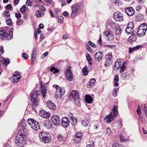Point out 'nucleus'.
Masks as SVG:
<instances>
[{"label": "nucleus", "mask_w": 147, "mask_h": 147, "mask_svg": "<svg viewBox=\"0 0 147 147\" xmlns=\"http://www.w3.org/2000/svg\"><path fill=\"white\" fill-rule=\"evenodd\" d=\"M4 52V47L3 46H0V55L3 54Z\"/></svg>", "instance_id": "nucleus-45"}, {"label": "nucleus", "mask_w": 147, "mask_h": 147, "mask_svg": "<svg viewBox=\"0 0 147 147\" xmlns=\"http://www.w3.org/2000/svg\"><path fill=\"white\" fill-rule=\"evenodd\" d=\"M25 134L24 130L20 129L15 140L17 145L19 146L21 144H23V142L25 140L24 137Z\"/></svg>", "instance_id": "nucleus-2"}, {"label": "nucleus", "mask_w": 147, "mask_h": 147, "mask_svg": "<svg viewBox=\"0 0 147 147\" xmlns=\"http://www.w3.org/2000/svg\"><path fill=\"white\" fill-rule=\"evenodd\" d=\"M11 8H12L11 5L10 4L7 5L6 6V8L8 10L10 9Z\"/></svg>", "instance_id": "nucleus-56"}, {"label": "nucleus", "mask_w": 147, "mask_h": 147, "mask_svg": "<svg viewBox=\"0 0 147 147\" xmlns=\"http://www.w3.org/2000/svg\"><path fill=\"white\" fill-rule=\"evenodd\" d=\"M89 69L88 67L86 66L82 69V72L84 74H88L89 72Z\"/></svg>", "instance_id": "nucleus-36"}, {"label": "nucleus", "mask_w": 147, "mask_h": 147, "mask_svg": "<svg viewBox=\"0 0 147 147\" xmlns=\"http://www.w3.org/2000/svg\"><path fill=\"white\" fill-rule=\"evenodd\" d=\"M132 30H131V29L127 28L126 29L125 31L126 32L129 34L131 33L132 32Z\"/></svg>", "instance_id": "nucleus-50"}, {"label": "nucleus", "mask_w": 147, "mask_h": 147, "mask_svg": "<svg viewBox=\"0 0 147 147\" xmlns=\"http://www.w3.org/2000/svg\"><path fill=\"white\" fill-rule=\"evenodd\" d=\"M114 19L117 21H120L123 20V16L122 14L119 12L115 13L114 15Z\"/></svg>", "instance_id": "nucleus-10"}, {"label": "nucleus", "mask_w": 147, "mask_h": 147, "mask_svg": "<svg viewBox=\"0 0 147 147\" xmlns=\"http://www.w3.org/2000/svg\"><path fill=\"white\" fill-rule=\"evenodd\" d=\"M89 82H91L92 83V84H93L94 85L96 82V80L95 78L91 79L90 80Z\"/></svg>", "instance_id": "nucleus-53"}, {"label": "nucleus", "mask_w": 147, "mask_h": 147, "mask_svg": "<svg viewBox=\"0 0 147 147\" xmlns=\"http://www.w3.org/2000/svg\"><path fill=\"white\" fill-rule=\"evenodd\" d=\"M142 130L144 134H147V130H146L143 128H142Z\"/></svg>", "instance_id": "nucleus-62"}, {"label": "nucleus", "mask_w": 147, "mask_h": 147, "mask_svg": "<svg viewBox=\"0 0 147 147\" xmlns=\"http://www.w3.org/2000/svg\"><path fill=\"white\" fill-rule=\"evenodd\" d=\"M58 140L59 141H62L65 140L64 137L62 135L59 134L57 136Z\"/></svg>", "instance_id": "nucleus-34"}, {"label": "nucleus", "mask_w": 147, "mask_h": 147, "mask_svg": "<svg viewBox=\"0 0 147 147\" xmlns=\"http://www.w3.org/2000/svg\"><path fill=\"white\" fill-rule=\"evenodd\" d=\"M46 111L44 110H42L40 111L39 114L42 117H43L44 115L45 114V113H46Z\"/></svg>", "instance_id": "nucleus-48"}, {"label": "nucleus", "mask_w": 147, "mask_h": 147, "mask_svg": "<svg viewBox=\"0 0 147 147\" xmlns=\"http://www.w3.org/2000/svg\"><path fill=\"white\" fill-rule=\"evenodd\" d=\"M62 124L64 127H67L69 125V121L68 118L66 117H63L62 119Z\"/></svg>", "instance_id": "nucleus-12"}, {"label": "nucleus", "mask_w": 147, "mask_h": 147, "mask_svg": "<svg viewBox=\"0 0 147 147\" xmlns=\"http://www.w3.org/2000/svg\"><path fill=\"white\" fill-rule=\"evenodd\" d=\"M137 114L140 115H141V111L140 107V105H138V109L137 110Z\"/></svg>", "instance_id": "nucleus-44"}, {"label": "nucleus", "mask_w": 147, "mask_h": 147, "mask_svg": "<svg viewBox=\"0 0 147 147\" xmlns=\"http://www.w3.org/2000/svg\"><path fill=\"white\" fill-rule=\"evenodd\" d=\"M122 30L119 27L117 28L115 31V34L117 35H119L121 34Z\"/></svg>", "instance_id": "nucleus-33"}, {"label": "nucleus", "mask_w": 147, "mask_h": 147, "mask_svg": "<svg viewBox=\"0 0 147 147\" xmlns=\"http://www.w3.org/2000/svg\"><path fill=\"white\" fill-rule=\"evenodd\" d=\"M0 35L2 36L3 38H6V39L9 40V39L11 38L10 35L7 34L5 30H0Z\"/></svg>", "instance_id": "nucleus-11"}, {"label": "nucleus", "mask_w": 147, "mask_h": 147, "mask_svg": "<svg viewBox=\"0 0 147 147\" xmlns=\"http://www.w3.org/2000/svg\"><path fill=\"white\" fill-rule=\"evenodd\" d=\"M125 11L127 14L129 16L133 15L135 13L134 9L132 7H128L126 9Z\"/></svg>", "instance_id": "nucleus-14"}, {"label": "nucleus", "mask_w": 147, "mask_h": 147, "mask_svg": "<svg viewBox=\"0 0 147 147\" xmlns=\"http://www.w3.org/2000/svg\"><path fill=\"white\" fill-rule=\"evenodd\" d=\"M119 81V76L116 75L114 78V85L115 86H118L119 84L117 82Z\"/></svg>", "instance_id": "nucleus-27"}, {"label": "nucleus", "mask_w": 147, "mask_h": 147, "mask_svg": "<svg viewBox=\"0 0 147 147\" xmlns=\"http://www.w3.org/2000/svg\"><path fill=\"white\" fill-rule=\"evenodd\" d=\"M147 29V25L146 24L143 23L139 27L138 32V34L140 36L144 35Z\"/></svg>", "instance_id": "nucleus-7"}, {"label": "nucleus", "mask_w": 147, "mask_h": 147, "mask_svg": "<svg viewBox=\"0 0 147 147\" xmlns=\"http://www.w3.org/2000/svg\"><path fill=\"white\" fill-rule=\"evenodd\" d=\"M18 126L19 128H20V129L23 130L25 129L26 126L25 123L23 121L20 123H19Z\"/></svg>", "instance_id": "nucleus-23"}, {"label": "nucleus", "mask_w": 147, "mask_h": 147, "mask_svg": "<svg viewBox=\"0 0 147 147\" xmlns=\"http://www.w3.org/2000/svg\"><path fill=\"white\" fill-rule=\"evenodd\" d=\"M16 17L18 19H20L21 17V15L20 13H17L15 14Z\"/></svg>", "instance_id": "nucleus-57"}, {"label": "nucleus", "mask_w": 147, "mask_h": 147, "mask_svg": "<svg viewBox=\"0 0 147 147\" xmlns=\"http://www.w3.org/2000/svg\"><path fill=\"white\" fill-rule=\"evenodd\" d=\"M21 77V76L19 74H13L9 79L12 82L16 83L19 81Z\"/></svg>", "instance_id": "nucleus-8"}, {"label": "nucleus", "mask_w": 147, "mask_h": 147, "mask_svg": "<svg viewBox=\"0 0 147 147\" xmlns=\"http://www.w3.org/2000/svg\"><path fill=\"white\" fill-rule=\"evenodd\" d=\"M0 61L2 64L7 66L9 63L10 60L8 58H4L0 55Z\"/></svg>", "instance_id": "nucleus-15"}, {"label": "nucleus", "mask_w": 147, "mask_h": 147, "mask_svg": "<svg viewBox=\"0 0 147 147\" xmlns=\"http://www.w3.org/2000/svg\"><path fill=\"white\" fill-rule=\"evenodd\" d=\"M52 121L55 125H57L60 124V119L59 116L57 115H54L52 116Z\"/></svg>", "instance_id": "nucleus-9"}, {"label": "nucleus", "mask_w": 147, "mask_h": 147, "mask_svg": "<svg viewBox=\"0 0 147 147\" xmlns=\"http://www.w3.org/2000/svg\"><path fill=\"white\" fill-rule=\"evenodd\" d=\"M79 7L77 5H74L72 7V16H74L76 15L78 12V9L79 8Z\"/></svg>", "instance_id": "nucleus-17"}, {"label": "nucleus", "mask_w": 147, "mask_h": 147, "mask_svg": "<svg viewBox=\"0 0 147 147\" xmlns=\"http://www.w3.org/2000/svg\"><path fill=\"white\" fill-rule=\"evenodd\" d=\"M69 118H70V121L71 122L72 125H74L76 123L77 119H76L73 116L70 117Z\"/></svg>", "instance_id": "nucleus-26"}, {"label": "nucleus", "mask_w": 147, "mask_h": 147, "mask_svg": "<svg viewBox=\"0 0 147 147\" xmlns=\"http://www.w3.org/2000/svg\"><path fill=\"white\" fill-rule=\"evenodd\" d=\"M66 78L69 81H71L73 79V74H66Z\"/></svg>", "instance_id": "nucleus-31"}, {"label": "nucleus", "mask_w": 147, "mask_h": 147, "mask_svg": "<svg viewBox=\"0 0 147 147\" xmlns=\"http://www.w3.org/2000/svg\"><path fill=\"white\" fill-rule=\"evenodd\" d=\"M82 136V135L81 133H77L76 134L75 136V140L80 142L81 140V137Z\"/></svg>", "instance_id": "nucleus-25"}, {"label": "nucleus", "mask_w": 147, "mask_h": 147, "mask_svg": "<svg viewBox=\"0 0 147 147\" xmlns=\"http://www.w3.org/2000/svg\"><path fill=\"white\" fill-rule=\"evenodd\" d=\"M63 18L61 16H59L58 17V22L61 23H62L63 22Z\"/></svg>", "instance_id": "nucleus-43"}, {"label": "nucleus", "mask_w": 147, "mask_h": 147, "mask_svg": "<svg viewBox=\"0 0 147 147\" xmlns=\"http://www.w3.org/2000/svg\"><path fill=\"white\" fill-rule=\"evenodd\" d=\"M121 63L120 60L117 59L115 62L114 66V69L115 70H117L119 69L121 65Z\"/></svg>", "instance_id": "nucleus-19"}, {"label": "nucleus", "mask_w": 147, "mask_h": 147, "mask_svg": "<svg viewBox=\"0 0 147 147\" xmlns=\"http://www.w3.org/2000/svg\"><path fill=\"white\" fill-rule=\"evenodd\" d=\"M94 85V84H92V83L91 82H89L87 86L88 88H90Z\"/></svg>", "instance_id": "nucleus-52"}, {"label": "nucleus", "mask_w": 147, "mask_h": 147, "mask_svg": "<svg viewBox=\"0 0 147 147\" xmlns=\"http://www.w3.org/2000/svg\"><path fill=\"white\" fill-rule=\"evenodd\" d=\"M113 147H123V145H121L119 144H114L113 146Z\"/></svg>", "instance_id": "nucleus-51"}, {"label": "nucleus", "mask_w": 147, "mask_h": 147, "mask_svg": "<svg viewBox=\"0 0 147 147\" xmlns=\"http://www.w3.org/2000/svg\"><path fill=\"white\" fill-rule=\"evenodd\" d=\"M26 6L25 5H23L20 9V11L23 13L25 12L26 11Z\"/></svg>", "instance_id": "nucleus-40"}, {"label": "nucleus", "mask_w": 147, "mask_h": 147, "mask_svg": "<svg viewBox=\"0 0 147 147\" xmlns=\"http://www.w3.org/2000/svg\"><path fill=\"white\" fill-rule=\"evenodd\" d=\"M26 4H27L28 5H31V3L30 1L27 0L26 1Z\"/></svg>", "instance_id": "nucleus-64"}, {"label": "nucleus", "mask_w": 147, "mask_h": 147, "mask_svg": "<svg viewBox=\"0 0 147 147\" xmlns=\"http://www.w3.org/2000/svg\"><path fill=\"white\" fill-rule=\"evenodd\" d=\"M95 57L96 59L99 61L101 59L102 56L101 53L99 52L96 53Z\"/></svg>", "instance_id": "nucleus-24"}, {"label": "nucleus", "mask_w": 147, "mask_h": 147, "mask_svg": "<svg viewBox=\"0 0 147 147\" xmlns=\"http://www.w3.org/2000/svg\"><path fill=\"white\" fill-rule=\"evenodd\" d=\"M134 24L133 22H130L128 23L127 28H130L131 29V30H132V29L134 28Z\"/></svg>", "instance_id": "nucleus-37"}, {"label": "nucleus", "mask_w": 147, "mask_h": 147, "mask_svg": "<svg viewBox=\"0 0 147 147\" xmlns=\"http://www.w3.org/2000/svg\"><path fill=\"white\" fill-rule=\"evenodd\" d=\"M120 138L121 140L123 141L124 140V137L122 135H120Z\"/></svg>", "instance_id": "nucleus-63"}, {"label": "nucleus", "mask_w": 147, "mask_h": 147, "mask_svg": "<svg viewBox=\"0 0 147 147\" xmlns=\"http://www.w3.org/2000/svg\"><path fill=\"white\" fill-rule=\"evenodd\" d=\"M65 91V90L64 88L60 87V93L57 95V98H61L64 94Z\"/></svg>", "instance_id": "nucleus-20"}, {"label": "nucleus", "mask_w": 147, "mask_h": 147, "mask_svg": "<svg viewBox=\"0 0 147 147\" xmlns=\"http://www.w3.org/2000/svg\"><path fill=\"white\" fill-rule=\"evenodd\" d=\"M20 0H14V3L15 5H17L19 2Z\"/></svg>", "instance_id": "nucleus-61"}, {"label": "nucleus", "mask_w": 147, "mask_h": 147, "mask_svg": "<svg viewBox=\"0 0 147 147\" xmlns=\"http://www.w3.org/2000/svg\"><path fill=\"white\" fill-rule=\"evenodd\" d=\"M7 24L9 26H11L12 24V22L10 19H8L6 21Z\"/></svg>", "instance_id": "nucleus-47"}, {"label": "nucleus", "mask_w": 147, "mask_h": 147, "mask_svg": "<svg viewBox=\"0 0 147 147\" xmlns=\"http://www.w3.org/2000/svg\"><path fill=\"white\" fill-rule=\"evenodd\" d=\"M45 127L48 129L51 128L52 127V123L49 121H45L44 123Z\"/></svg>", "instance_id": "nucleus-29"}, {"label": "nucleus", "mask_w": 147, "mask_h": 147, "mask_svg": "<svg viewBox=\"0 0 147 147\" xmlns=\"http://www.w3.org/2000/svg\"><path fill=\"white\" fill-rule=\"evenodd\" d=\"M143 46L142 45H137L133 48L130 47L129 49L128 52L130 53H131L134 51L139 50Z\"/></svg>", "instance_id": "nucleus-18"}, {"label": "nucleus", "mask_w": 147, "mask_h": 147, "mask_svg": "<svg viewBox=\"0 0 147 147\" xmlns=\"http://www.w3.org/2000/svg\"><path fill=\"white\" fill-rule=\"evenodd\" d=\"M35 15L37 18L41 17L44 16V13L40 11L39 10H37L35 12Z\"/></svg>", "instance_id": "nucleus-28"}, {"label": "nucleus", "mask_w": 147, "mask_h": 147, "mask_svg": "<svg viewBox=\"0 0 147 147\" xmlns=\"http://www.w3.org/2000/svg\"><path fill=\"white\" fill-rule=\"evenodd\" d=\"M141 107L142 109L144 111H145L147 110V108H146V105L145 104H142L141 105Z\"/></svg>", "instance_id": "nucleus-49"}, {"label": "nucleus", "mask_w": 147, "mask_h": 147, "mask_svg": "<svg viewBox=\"0 0 147 147\" xmlns=\"http://www.w3.org/2000/svg\"><path fill=\"white\" fill-rule=\"evenodd\" d=\"M39 90H35L32 92L31 94V101L33 105L35 106H37L38 105V99L37 98L39 96Z\"/></svg>", "instance_id": "nucleus-5"}, {"label": "nucleus", "mask_w": 147, "mask_h": 147, "mask_svg": "<svg viewBox=\"0 0 147 147\" xmlns=\"http://www.w3.org/2000/svg\"><path fill=\"white\" fill-rule=\"evenodd\" d=\"M85 100L87 103H91L92 102L93 99L91 96L87 95L85 96Z\"/></svg>", "instance_id": "nucleus-21"}, {"label": "nucleus", "mask_w": 147, "mask_h": 147, "mask_svg": "<svg viewBox=\"0 0 147 147\" xmlns=\"http://www.w3.org/2000/svg\"><path fill=\"white\" fill-rule=\"evenodd\" d=\"M125 63H124L121 67L120 72L121 73L122 72L126 69V67L125 65Z\"/></svg>", "instance_id": "nucleus-41"}, {"label": "nucleus", "mask_w": 147, "mask_h": 147, "mask_svg": "<svg viewBox=\"0 0 147 147\" xmlns=\"http://www.w3.org/2000/svg\"><path fill=\"white\" fill-rule=\"evenodd\" d=\"M50 70L53 71V73H58L59 71V70L54 67H51L50 68Z\"/></svg>", "instance_id": "nucleus-32"}, {"label": "nucleus", "mask_w": 147, "mask_h": 147, "mask_svg": "<svg viewBox=\"0 0 147 147\" xmlns=\"http://www.w3.org/2000/svg\"><path fill=\"white\" fill-rule=\"evenodd\" d=\"M22 56L25 59H26L28 58V55L26 53H24L22 54Z\"/></svg>", "instance_id": "nucleus-58"}, {"label": "nucleus", "mask_w": 147, "mask_h": 147, "mask_svg": "<svg viewBox=\"0 0 147 147\" xmlns=\"http://www.w3.org/2000/svg\"><path fill=\"white\" fill-rule=\"evenodd\" d=\"M48 52H45V53H44L42 55V56L41 57L42 58H44L45 57L47 56L48 54Z\"/></svg>", "instance_id": "nucleus-59"}, {"label": "nucleus", "mask_w": 147, "mask_h": 147, "mask_svg": "<svg viewBox=\"0 0 147 147\" xmlns=\"http://www.w3.org/2000/svg\"><path fill=\"white\" fill-rule=\"evenodd\" d=\"M28 123L33 130H37L40 128V125L38 122L36 120L30 118L28 120Z\"/></svg>", "instance_id": "nucleus-6"}, {"label": "nucleus", "mask_w": 147, "mask_h": 147, "mask_svg": "<svg viewBox=\"0 0 147 147\" xmlns=\"http://www.w3.org/2000/svg\"><path fill=\"white\" fill-rule=\"evenodd\" d=\"M71 67H69L66 70V73L67 74H71Z\"/></svg>", "instance_id": "nucleus-54"}, {"label": "nucleus", "mask_w": 147, "mask_h": 147, "mask_svg": "<svg viewBox=\"0 0 147 147\" xmlns=\"http://www.w3.org/2000/svg\"><path fill=\"white\" fill-rule=\"evenodd\" d=\"M46 87V86L45 85H42V83L40 84V91L41 93L42 96L44 98H45L47 92Z\"/></svg>", "instance_id": "nucleus-13"}, {"label": "nucleus", "mask_w": 147, "mask_h": 147, "mask_svg": "<svg viewBox=\"0 0 147 147\" xmlns=\"http://www.w3.org/2000/svg\"><path fill=\"white\" fill-rule=\"evenodd\" d=\"M63 14L64 16L67 17L69 15L67 11L64 12Z\"/></svg>", "instance_id": "nucleus-60"}, {"label": "nucleus", "mask_w": 147, "mask_h": 147, "mask_svg": "<svg viewBox=\"0 0 147 147\" xmlns=\"http://www.w3.org/2000/svg\"><path fill=\"white\" fill-rule=\"evenodd\" d=\"M105 34H106L107 37L109 38L111 36H112V34H111L110 32L108 31H106L104 32Z\"/></svg>", "instance_id": "nucleus-39"}, {"label": "nucleus", "mask_w": 147, "mask_h": 147, "mask_svg": "<svg viewBox=\"0 0 147 147\" xmlns=\"http://www.w3.org/2000/svg\"><path fill=\"white\" fill-rule=\"evenodd\" d=\"M51 16L53 17L56 16L57 14V9H55L53 11L50 10Z\"/></svg>", "instance_id": "nucleus-30"}, {"label": "nucleus", "mask_w": 147, "mask_h": 147, "mask_svg": "<svg viewBox=\"0 0 147 147\" xmlns=\"http://www.w3.org/2000/svg\"><path fill=\"white\" fill-rule=\"evenodd\" d=\"M106 132L108 135H110L111 134V130L109 127H107L106 129Z\"/></svg>", "instance_id": "nucleus-46"}, {"label": "nucleus", "mask_w": 147, "mask_h": 147, "mask_svg": "<svg viewBox=\"0 0 147 147\" xmlns=\"http://www.w3.org/2000/svg\"><path fill=\"white\" fill-rule=\"evenodd\" d=\"M105 58L108 61L110 60L112 58V54L111 53H109L106 55Z\"/></svg>", "instance_id": "nucleus-38"}, {"label": "nucleus", "mask_w": 147, "mask_h": 147, "mask_svg": "<svg viewBox=\"0 0 147 147\" xmlns=\"http://www.w3.org/2000/svg\"><path fill=\"white\" fill-rule=\"evenodd\" d=\"M90 121V119L85 118L82 122V125L84 127H87L89 125Z\"/></svg>", "instance_id": "nucleus-22"}, {"label": "nucleus", "mask_w": 147, "mask_h": 147, "mask_svg": "<svg viewBox=\"0 0 147 147\" xmlns=\"http://www.w3.org/2000/svg\"><path fill=\"white\" fill-rule=\"evenodd\" d=\"M40 141L45 143H49L51 141V138L50 135L45 131H42L39 134Z\"/></svg>", "instance_id": "nucleus-4"}, {"label": "nucleus", "mask_w": 147, "mask_h": 147, "mask_svg": "<svg viewBox=\"0 0 147 147\" xmlns=\"http://www.w3.org/2000/svg\"><path fill=\"white\" fill-rule=\"evenodd\" d=\"M79 96V94L77 91L73 90L71 91L69 97L71 99L74 101L76 107L80 106Z\"/></svg>", "instance_id": "nucleus-3"}, {"label": "nucleus", "mask_w": 147, "mask_h": 147, "mask_svg": "<svg viewBox=\"0 0 147 147\" xmlns=\"http://www.w3.org/2000/svg\"><path fill=\"white\" fill-rule=\"evenodd\" d=\"M87 59L91 65L92 64V61L91 58L89 54L86 55Z\"/></svg>", "instance_id": "nucleus-35"}, {"label": "nucleus", "mask_w": 147, "mask_h": 147, "mask_svg": "<svg viewBox=\"0 0 147 147\" xmlns=\"http://www.w3.org/2000/svg\"><path fill=\"white\" fill-rule=\"evenodd\" d=\"M47 104L48 107L52 110H55L56 108L55 105L50 100L48 101Z\"/></svg>", "instance_id": "nucleus-16"}, {"label": "nucleus", "mask_w": 147, "mask_h": 147, "mask_svg": "<svg viewBox=\"0 0 147 147\" xmlns=\"http://www.w3.org/2000/svg\"><path fill=\"white\" fill-rule=\"evenodd\" d=\"M50 114L49 113L46 111L45 113V114L43 116V117L46 119H47L50 117Z\"/></svg>", "instance_id": "nucleus-42"}, {"label": "nucleus", "mask_w": 147, "mask_h": 147, "mask_svg": "<svg viewBox=\"0 0 147 147\" xmlns=\"http://www.w3.org/2000/svg\"><path fill=\"white\" fill-rule=\"evenodd\" d=\"M118 113L117 107L114 105L112 109V112H111L107 116L105 117L104 120L107 123H110L113 120L114 118L116 116Z\"/></svg>", "instance_id": "nucleus-1"}, {"label": "nucleus", "mask_w": 147, "mask_h": 147, "mask_svg": "<svg viewBox=\"0 0 147 147\" xmlns=\"http://www.w3.org/2000/svg\"><path fill=\"white\" fill-rule=\"evenodd\" d=\"M35 55H33L32 56V58L31 60L32 62V64L34 63V61L35 60Z\"/></svg>", "instance_id": "nucleus-55"}]
</instances>
